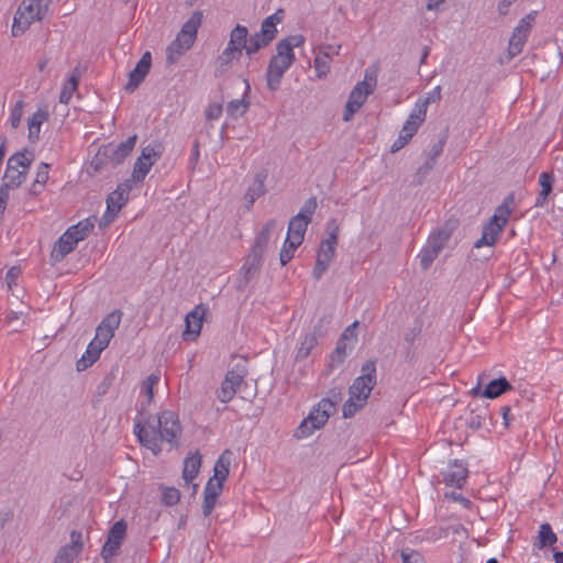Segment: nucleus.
Instances as JSON below:
<instances>
[{
	"instance_id": "f257e3e1",
	"label": "nucleus",
	"mask_w": 563,
	"mask_h": 563,
	"mask_svg": "<svg viewBox=\"0 0 563 563\" xmlns=\"http://www.w3.org/2000/svg\"><path fill=\"white\" fill-rule=\"evenodd\" d=\"M134 433L143 446L157 455L162 451L159 441H166L174 448L178 446L181 427L177 415L166 410L159 413L156 419H148L145 424L136 420Z\"/></svg>"
},
{
	"instance_id": "f03ea898",
	"label": "nucleus",
	"mask_w": 563,
	"mask_h": 563,
	"mask_svg": "<svg viewBox=\"0 0 563 563\" xmlns=\"http://www.w3.org/2000/svg\"><path fill=\"white\" fill-rule=\"evenodd\" d=\"M303 43L305 36L301 34L287 36L277 43L276 54L271 58L266 71L267 87L271 91L279 88L284 74L295 62L294 48Z\"/></svg>"
},
{
	"instance_id": "7ed1b4c3",
	"label": "nucleus",
	"mask_w": 563,
	"mask_h": 563,
	"mask_svg": "<svg viewBox=\"0 0 563 563\" xmlns=\"http://www.w3.org/2000/svg\"><path fill=\"white\" fill-rule=\"evenodd\" d=\"M361 376L350 386V397L343 406V417L351 418L367 402L371 391L376 385V362L367 361L361 368Z\"/></svg>"
},
{
	"instance_id": "20e7f679",
	"label": "nucleus",
	"mask_w": 563,
	"mask_h": 563,
	"mask_svg": "<svg viewBox=\"0 0 563 563\" xmlns=\"http://www.w3.org/2000/svg\"><path fill=\"white\" fill-rule=\"evenodd\" d=\"M49 0H22L13 19L12 35H22L34 22H41L48 12Z\"/></svg>"
},
{
	"instance_id": "39448f33",
	"label": "nucleus",
	"mask_w": 563,
	"mask_h": 563,
	"mask_svg": "<svg viewBox=\"0 0 563 563\" xmlns=\"http://www.w3.org/2000/svg\"><path fill=\"white\" fill-rule=\"evenodd\" d=\"M512 205L514 196L509 195L505 198L504 202L496 208L489 221L485 223L482 238L474 243V247L479 249L484 245L493 246L497 242L512 212Z\"/></svg>"
},
{
	"instance_id": "423d86ee",
	"label": "nucleus",
	"mask_w": 563,
	"mask_h": 563,
	"mask_svg": "<svg viewBox=\"0 0 563 563\" xmlns=\"http://www.w3.org/2000/svg\"><path fill=\"white\" fill-rule=\"evenodd\" d=\"M136 140L137 135L133 134L117 146L108 144L101 147L92 158L90 166L95 172H99L108 166L117 167L131 154L136 144Z\"/></svg>"
},
{
	"instance_id": "0eeeda50",
	"label": "nucleus",
	"mask_w": 563,
	"mask_h": 563,
	"mask_svg": "<svg viewBox=\"0 0 563 563\" xmlns=\"http://www.w3.org/2000/svg\"><path fill=\"white\" fill-rule=\"evenodd\" d=\"M334 412L335 401L329 398L321 399L318 405L310 411L309 416L303 419L298 427V437H308L314 430L322 428Z\"/></svg>"
},
{
	"instance_id": "6e6552de",
	"label": "nucleus",
	"mask_w": 563,
	"mask_h": 563,
	"mask_svg": "<svg viewBox=\"0 0 563 563\" xmlns=\"http://www.w3.org/2000/svg\"><path fill=\"white\" fill-rule=\"evenodd\" d=\"M376 85V76H369L368 70L365 73V79L358 81L355 87L350 92L349 99L346 101L343 121L349 122L353 115L361 109V107L365 103L367 97L373 93L374 87Z\"/></svg>"
},
{
	"instance_id": "1a4fd4ad",
	"label": "nucleus",
	"mask_w": 563,
	"mask_h": 563,
	"mask_svg": "<svg viewBox=\"0 0 563 563\" xmlns=\"http://www.w3.org/2000/svg\"><path fill=\"white\" fill-rule=\"evenodd\" d=\"M162 154L163 146L159 143L143 147L133 167V178L142 184L152 166L161 158Z\"/></svg>"
},
{
	"instance_id": "9d476101",
	"label": "nucleus",
	"mask_w": 563,
	"mask_h": 563,
	"mask_svg": "<svg viewBox=\"0 0 563 563\" xmlns=\"http://www.w3.org/2000/svg\"><path fill=\"white\" fill-rule=\"evenodd\" d=\"M246 375L247 369L245 362L234 365L230 371H228L221 384L220 390L218 391V398L222 402L230 401L236 394Z\"/></svg>"
},
{
	"instance_id": "9b49d317",
	"label": "nucleus",
	"mask_w": 563,
	"mask_h": 563,
	"mask_svg": "<svg viewBox=\"0 0 563 563\" xmlns=\"http://www.w3.org/2000/svg\"><path fill=\"white\" fill-rule=\"evenodd\" d=\"M126 534V523L124 520H119L110 528L101 549V556L104 563H111L112 559L119 554L120 548Z\"/></svg>"
},
{
	"instance_id": "f8f14e48",
	"label": "nucleus",
	"mask_w": 563,
	"mask_h": 563,
	"mask_svg": "<svg viewBox=\"0 0 563 563\" xmlns=\"http://www.w3.org/2000/svg\"><path fill=\"white\" fill-rule=\"evenodd\" d=\"M533 20L534 18L532 13H530L522 18L515 27L508 45V54L510 58L522 52L527 37L531 31Z\"/></svg>"
},
{
	"instance_id": "ddd939ff",
	"label": "nucleus",
	"mask_w": 563,
	"mask_h": 563,
	"mask_svg": "<svg viewBox=\"0 0 563 563\" xmlns=\"http://www.w3.org/2000/svg\"><path fill=\"white\" fill-rule=\"evenodd\" d=\"M121 310H114L108 313L97 327L93 340L107 349L111 339L114 336L115 330L121 323Z\"/></svg>"
},
{
	"instance_id": "4468645a",
	"label": "nucleus",
	"mask_w": 563,
	"mask_h": 563,
	"mask_svg": "<svg viewBox=\"0 0 563 563\" xmlns=\"http://www.w3.org/2000/svg\"><path fill=\"white\" fill-rule=\"evenodd\" d=\"M263 257L250 252L244 260V264L239 272L236 279V289L239 291L244 290L250 282L258 274L262 267Z\"/></svg>"
},
{
	"instance_id": "2eb2a0df",
	"label": "nucleus",
	"mask_w": 563,
	"mask_h": 563,
	"mask_svg": "<svg viewBox=\"0 0 563 563\" xmlns=\"http://www.w3.org/2000/svg\"><path fill=\"white\" fill-rule=\"evenodd\" d=\"M335 247L336 244L324 240L321 241L317 253L316 265L312 271V276L316 280H319L329 268L335 255Z\"/></svg>"
},
{
	"instance_id": "dca6fc26",
	"label": "nucleus",
	"mask_w": 563,
	"mask_h": 563,
	"mask_svg": "<svg viewBox=\"0 0 563 563\" xmlns=\"http://www.w3.org/2000/svg\"><path fill=\"white\" fill-rule=\"evenodd\" d=\"M152 65V55L150 52H145L141 59L137 62L136 66L132 71L129 73V81L125 85V90L129 92H133L145 79L146 75L150 73Z\"/></svg>"
},
{
	"instance_id": "f3484780",
	"label": "nucleus",
	"mask_w": 563,
	"mask_h": 563,
	"mask_svg": "<svg viewBox=\"0 0 563 563\" xmlns=\"http://www.w3.org/2000/svg\"><path fill=\"white\" fill-rule=\"evenodd\" d=\"M205 312L203 306L199 305L187 313L185 318L186 329L183 333L184 340H195L200 334Z\"/></svg>"
},
{
	"instance_id": "a211bd4d",
	"label": "nucleus",
	"mask_w": 563,
	"mask_h": 563,
	"mask_svg": "<svg viewBox=\"0 0 563 563\" xmlns=\"http://www.w3.org/2000/svg\"><path fill=\"white\" fill-rule=\"evenodd\" d=\"M71 543L63 547L53 563H71L75 558L81 552L84 544L81 541V533L78 531H71L70 533Z\"/></svg>"
},
{
	"instance_id": "6ab92c4d",
	"label": "nucleus",
	"mask_w": 563,
	"mask_h": 563,
	"mask_svg": "<svg viewBox=\"0 0 563 563\" xmlns=\"http://www.w3.org/2000/svg\"><path fill=\"white\" fill-rule=\"evenodd\" d=\"M195 41L196 40L189 35L181 36V32H179L167 47V63L169 65L175 64L178 58L194 45Z\"/></svg>"
},
{
	"instance_id": "aec40b11",
	"label": "nucleus",
	"mask_w": 563,
	"mask_h": 563,
	"mask_svg": "<svg viewBox=\"0 0 563 563\" xmlns=\"http://www.w3.org/2000/svg\"><path fill=\"white\" fill-rule=\"evenodd\" d=\"M308 225L307 220L292 217L288 224L286 244H289V247L296 250L302 243Z\"/></svg>"
},
{
	"instance_id": "412c9836",
	"label": "nucleus",
	"mask_w": 563,
	"mask_h": 563,
	"mask_svg": "<svg viewBox=\"0 0 563 563\" xmlns=\"http://www.w3.org/2000/svg\"><path fill=\"white\" fill-rule=\"evenodd\" d=\"M77 243L78 241L71 236V232L66 230V232L62 234V236L54 244L51 253L52 260L55 262H60L75 250Z\"/></svg>"
},
{
	"instance_id": "4be33fe9",
	"label": "nucleus",
	"mask_w": 563,
	"mask_h": 563,
	"mask_svg": "<svg viewBox=\"0 0 563 563\" xmlns=\"http://www.w3.org/2000/svg\"><path fill=\"white\" fill-rule=\"evenodd\" d=\"M467 474L468 471L466 466L462 462L454 460L450 466V470L443 472V482L446 485L462 488L466 481Z\"/></svg>"
},
{
	"instance_id": "5701e85b",
	"label": "nucleus",
	"mask_w": 563,
	"mask_h": 563,
	"mask_svg": "<svg viewBox=\"0 0 563 563\" xmlns=\"http://www.w3.org/2000/svg\"><path fill=\"white\" fill-rule=\"evenodd\" d=\"M277 221L275 219H271L266 222V224L263 227V229L258 232V234L255 238L254 244L252 246L251 252L255 253L263 257L269 240L272 232L276 229Z\"/></svg>"
},
{
	"instance_id": "b1692460",
	"label": "nucleus",
	"mask_w": 563,
	"mask_h": 563,
	"mask_svg": "<svg viewBox=\"0 0 563 563\" xmlns=\"http://www.w3.org/2000/svg\"><path fill=\"white\" fill-rule=\"evenodd\" d=\"M231 465V451L229 449L224 450L222 454L217 460L213 467V476L210 478L214 484H221V488H223V483L229 476Z\"/></svg>"
},
{
	"instance_id": "393cba45",
	"label": "nucleus",
	"mask_w": 563,
	"mask_h": 563,
	"mask_svg": "<svg viewBox=\"0 0 563 563\" xmlns=\"http://www.w3.org/2000/svg\"><path fill=\"white\" fill-rule=\"evenodd\" d=\"M106 347L99 344L96 340H92L82 356L77 361L76 368L78 372L86 371L90 367L99 357L101 352Z\"/></svg>"
},
{
	"instance_id": "a878e982",
	"label": "nucleus",
	"mask_w": 563,
	"mask_h": 563,
	"mask_svg": "<svg viewBox=\"0 0 563 563\" xmlns=\"http://www.w3.org/2000/svg\"><path fill=\"white\" fill-rule=\"evenodd\" d=\"M424 112L422 113L421 110H417L415 108L413 111L409 114L399 133L401 134V139H404L405 141H410L412 136L417 133L419 126L424 122Z\"/></svg>"
},
{
	"instance_id": "bb28decb",
	"label": "nucleus",
	"mask_w": 563,
	"mask_h": 563,
	"mask_svg": "<svg viewBox=\"0 0 563 563\" xmlns=\"http://www.w3.org/2000/svg\"><path fill=\"white\" fill-rule=\"evenodd\" d=\"M222 492L221 484H214L212 479H209L203 492V504H202V512L206 517H208L217 503L218 497Z\"/></svg>"
},
{
	"instance_id": "cd10ccee",
	"label": "nucleus",
	"mask_w": 563,
	"mask_h": 563,
	"mask_svg": "<svg viewBox=\"0 0 563 563\" xmlns=\"http://www.w3.org/2000/svg\"><path fill=\"white\" fill-rule=\"evenodd\" d=\"M49 118V114L44 109H38L36 112L32 114V117L27 120L29 125V141L35 143L40 139L41 125L46 122Z\"/></svg>"
},
{
	"instance_id": "c85d7f7f",
	"label": "nucleus",
	"mask_w": 563,
	"mask_h": 563,
	"mask_svg": "<svg viewBox=\"0 0 563 563\" xmlns=\"http://www.w3.org/2000/svg\"><path fill=\"white\" fill-rule=\"evenodd\" d=\"M512 389L514 387L505 377H499L493 379L486 386V388L482 393V396L488 399H494Z\"/></svg>"
},
{
	"instance_id": "c756f323",
	"label": "nucleus",
	"mask_w": 563,
	"mask_h": 563,
	"mask_svg": "<svg viewBox=\"0 0 563 563\" xmlns=\"http://www.w3.org/2000/svg\"><path fill=\"white\" fill-rule=\"evenodd\" d=\"M453 230V224L450 222L445 223L443 228L431 233L428 239V244L441 252L446 242L450 240Z\"/></svg>"
},
{
	"instance_id": "7c9ffc66",
	"label": "nucleus",
	"mask_w": 563,
	"mask_h": 563,
	"mask_svg": "<svg viewBox=\"0 0 563 563\" xmlns=\"http://www.w3.org/2000/svg\"><path fill=\"white\" fill-rule=\"evenodd\" d=\"M201 466V455L199 452L187 456L184 461L183 478L189 484L199 473Z\"/></svg>"
},
{
	"instance_id": "2f4dec72",
	"label": "nucleus",
	"mask_w": 563,
	"mask_h": 563,
	"mask_svg": "<svg viewBox=\"0 0 563 563\" xmlns=\"http://www.w3.org/2000/svg\"><path fill=\"white\" fill-rule=\"evenodd\" d=\"M318 329H319V327L316 325L314 331L312 333H308L302 338V340L300 342V346L297 352V356H296L297 360H302V358L308 357L310 355L312 349L317 346V344H318L317 335L321 334V331Z\"/></svg>"
},
{
	"instance_id": "473e14b6",
	"label": "nucleus",
	"mask_w": 563,
	"mask_h": 563,
	"mask_svg": "<svg viewBox=\"0 0 563 563\" xmlns=\"http://www.w3.org/2000/svg\"><path fill=\"white\" fill-rule=\"evenodd\" d=\"M80 79V71L76 67L71 71L69 79L64 84L63 89L59 95V102L67 104L73 97V93L77 90L78 84Z\"/></svg>"
},
{
	"instance_id": "72a5a7b5",
	"label": "nucleus",
	"mask_w": 563,
	"mask_h": 563,
	"mask_svg": "<svg viewBox=\"0 0 563 563\" xmlns=\"http://www.w3.org/2000/svg\"><path fill=\"white\" fill-rule=\"evenodd\" d=\"M553 183H554L553 174H550L547 172H543L540 174L539 185L541 187V191L539 194V197L537 198L536 206H543L548 196L552 191Z\"/></svg>"
},
{
	"instance_id": "f704fd0d",
	"label": "nucleus",
	"mask_w": 563,
	"mask_h": 563,
	"mask_svg": "<svg viewBox=\"0 0 563 563\" xmlns=\"http://www.w3.org/2000/svg\"><path fill=\"white\" fill-rule=\"evenodd\" d=\"M93 227V221L88 218L79 221L75 225L69 227L67 230L71 232V236H74L78 242H80L90 234Z\"/></svg>"
},
{
	"instance_id": "c9c22d12",
	"label": "nucleus",
	"mask_w": 563,
	"mask_h": 563,
	"mask_svg": "<svg viewBox=\"0 0 563 563\" xmlns=\"http://www.w3.org/2000/svg\"><path fill=\"white\" fill-rule=\"evenodd\" d=\"M489 418V413L486 407L471 408L467 424L472 429H481L485 421Z\"/></svg>"
},
{
	"instance_id": "e433bc0d",
	"label": "nucleus",
	"mask_w": 563,
	"mask_h": 563,
	"mask_svg": "<svg viewBox=\"0 0 563 563\" xmlns=\"http://www.w3.org/2000/svg\"><path fill=\"white\" fill-rule=\"evenodd\" d=\"M265 184H264V179L260 176V175H256L253 184L249 187L246 194H245V198L247 199V209H250L254 201L260 198L261 196H263L265 194Z\"/></svg>"
},
{
	"instance_id": "4c0bfd02",
	"label": "nucleus",
	"mask_w": 563,
	"mask_h": 563,
	"mask_svg": "<svg viewBox=\"0 0 563 563\" xmlns=\"http://www.w3.org/2000/svg\"><path fill=\"white\" fill-rule=\"evenodd\" d=\"M330 52H319L313 60V67L319 78L325 77L330 71Z\"/></svg>"
},
{
	"instance_id": "58836bf2",
	"label": "nucleus",
	"mask_w": 563,
	"mask_h": 563,
	"mask_svg": "<svg viewBox=\"0 0 563 563\" xmlns=\"http://www.w3.org/2000/svg\"><path fill=\"white\" fill-rule=\"evenodd\" d=\"M247 34H249L247 27L238 24L231 31L229 44L232 45V47L235 46L236 48L242 51L246 46Z\"/></svg>"
},
{
	"instance_id": "ea45409f",
	"label": "nucleus",
	"mask_w": 563,
	"mask_h": 563,
	"mask_svg": "<svg viewBox=\"0 0 563 563\" xmlns=\"http://www.w3.org/2000/svg\"><path fill=\"white\" fill-rule=\"evenodd\" d=\"M538 540L539 541H538V543H536V545L539 549H542L545 547L553 545L556 542L558 538L549 523H542L540 526Z\"/></svg>"
},
{
	"instance_id": "a19ab883",
	"label": "nucleus",
	"mask_w": 563,
	"mask_h": 563,
	"mask_svg": "<svg viewBox=\"0 0 563 563\" xmlns=\"http://www.w3.org/2000/svg\"><path fill=\"white\" fill-rule=\"evenodd\" d=\"M202 22V12L196 11L189 18V20L183 25L180 32L181 36L189 35L196 40L197 31Z\"/></svg>"
},
{
	"instance_id": "79ce46f5",
	"label": "nucleus",
	"mask_w": 563,
	"mask_h": 563,
	"mask_svg": "<svg viewBox=\"0 0 563 563\" xmlns=\"http://www.w3.org/2000/svg\"><path fill=\"white\" fill-rule=\"evenodd\" d=\"M26 174L25 170L19 169H9L7 167L4 174V183L2 185H8L9 188H19L25 180Z\"/></svg>"
},
{
	"instance_id": "37998d69",
	"label": "nucleus",
	"mask_w": 563,
	"mask_h": 563,
	"mask_svg": "<svg viewBox=\"0 0 563 563\" xmlns=\"http://www.w3.org/2000/svg\"><path fill=\"white\" fill-rule=\"evenodd\" d=\"M31 163L32 159L26 156L25 152H18L9 158L7 167H9L10 170L22 167V170H25L26 174Z\"/></svg>"
},
{
	"instance_id": "c03bdc74",
	"label": "nucleus",
	"mask_w": 563,
	"mask_h": 563,
	"mask_svg": "<svg viewBox=\"0 0 563 563\" xmlns=\"http://www.w3.org/2000/svg\"><path fill=\"white\" fill-rule=\"evenodd\" d=\"M249 107L250 102L244 98L231 100L227 104V113L232 118H238L243 115L247 111Z\"/></svg>"
},
{
	"instance_id": "a18cd8bd",
	"label": "nucleus",
	"mask_w": 563,
	"mask_h": 563,
	"mask_svg": "<svg viewBox=\"0 0 563 563\" xmlns=\"http://www.w3.org/2000/svg\"><path fill=\"white\" fill-rule=\"evenodd\" d=\"M271 41L263 36V34L255 33L252 35L246 43L245 51L247 55L256 53L260 48L268 45Z\"/></svg>"
},
{
	"instance_id": "49530a36",
	"label": "nucleus",
	"mask_w": 563,
	"mask_h": 563,
	"mask_svg": "<svg viewBox=\"0 0 563 563\" xmlns=\"http://www.w3.org/2000/svg\"><path fill=\"white\" fill-rule=\"evenodd\" d=\"M161 376L158 373H152L142 380L141 391L147 396V402H151L154 397L153 388L158 384Z\"/></svg>"
},
{
	"instance_id": "de8ad7c7",
	"label": "nucleus",
	"mask_w": 563,
	"mask_h": 563,
	"mask_svg": "<svg viewBox=\"0 0 563 563\" xmlns=\"http://www.w3.org/2000/svg\"><path fill=\"white\" fill-rule=\"evenodd\" d=\"M242 55V51L236 48L235 46L228 44V47L221 53L218 57V63L220 67L229 66L233 59L239 58Z\"/></svg>"
},
{
	"instance_id": "09e8293b",
	"label": "nucleus",
	"mask_w": 563,
	"mask_h": 563,
	"mask_svg": "<svg viewBox=\"0 0 563 563\" xmlns=\"http://www.w3.org/2000/svg\"><path fill=\"white\" fill-rule=\"evenodd\" d=\"M441 100V87L437 86L432 91L428 93V97L424 99H419L416 103V109L421 110L424 115H427V108L431 102H438Z\"/></svg>"
},
{
	"instance_id": "8fccbe9b",
	"label": "nucleus",
	"mask_w": 563,
	"mask_h": 563,
	"mask_svg": "<svg viewBox=\"0 0 563 563\" xmlns=\"http://www.w3.org/2000/svg\"><path fill=\"white\" fill-rule=\"evenodd\" d=\"M439 254L440 251H438L437 249L432 247L427 243L426 247L421 251L420 254V265L422 269L427 271Z\"/></svg>"
},
{
	"instance_id": "3c124183",
	"label": "nucleus",
	"mask_w": 563,
	"mask_h": 563,
	"mask_svg": "<svg viewBox=\"0 0 563 563\" xmlns=\"http://www.w3.org/2000/svg\"><path fill=\"white\" fill-rule=\"evenodd\" d=\"M162 503L165 506H174L180 500V492L175 487L161 486Z\"/></svg>"
},
{
	"instance_id": "603ef678",
	"label": "nucleus",
	"mask_w": 563,
	"mask_h": 563,
	"mask_svg": "<svg viewBox=\"0 0 563 563\" xmlns=\"http://www.w3.org/2000/svg\"><path fill=\"white\" fill-rule=\"evenodd\" d=\"M317 199L316 197H310L302 206L300 211L295 216L300 220H307L308 223L311 222L312 216L317 209Z\"/></svg>"
},
{
	"instance_id": "864d4df0",
	"label": "nucleus",
	"mask_w": 563,
	"mask_h": 563,
	"mask_svg": "<svg viewBox=\"0 0 563 563\" xmlns=\"http://www.w3.org/2000/svg\"><path fill=\"white\" fill-rule=\"evenodd\" d=\"M23 108L24 101L20 99L14 103V106L11 109L9 121L13 129H16L21 123L23 117Z\"/></svg>"
},
{
	"instance_id": "5fc2aeb1",
	"label": "nucleus",
	"mask_w": 563,
	"mask_h": 563,
	"mask_svg": "<svg viewBox=\"0 0 563 563\" xmlns=\"http://www.w3.org/2000/svg\"><path fill=\"white\" fill-rule=\"evenodd\" d=\"M434 166H435V163L426 158L424 163L420 167L417 168V170L413 175L415 185H421L423 183L426 176L433 169Z\"/></svg>"
},
{
	"instance_id": "6e6d98bb",
	"label": "nucleus",
	"mask_w": 563,
	"mask_h": 563,
	"mask_svg": "<svg viewBox=\"0 0 563 563\" xmlns=\"http://www.w3.org/2000/svg\"><path fill=\"white\" fill-rule=\"evenodd\" d=\"M48 169H49V165L46 163H42L38 166L36 177H35L34 184H33V189H32L33 192H35V194L37 192V189H36L37 186L43 187L47 183Z\"/></svg>"
},
{
	"instance_id": "4d7b16f0",
	"label": "nucleus",
	"mask_w": 563,
	"mask_h": 563,
	"mask_svg": "<svg viewBox=\"0 0 563 563\" xmlns=\"http://www.w3.org/2000/svg\"><path fill=\"white\" fill-rule=\"evenodd\" d=\"M128 198L122 194H119L117 190L112 191L107 198V206L115 209V211H120L121 208L128 202Z\"/></svg>"
},
{
	"instance_id": "13d9d810",
	"label": "nucleus",
	"mask_w": 563,
	"mask_h": 563,
	"mask_svg": "<svg viewBox=\"0 0 563 563\" xmlns=\"http://www.w3.org/2000/svg\"><path fill=\"white\" fill-rule=\"evenodd\" d=\"M258 33L263 34L264 37H266L268 41L272 42L275 38L276 33H277L276 24L273 21V19L267 16L262 22L261 32H258Z\"/></svg>"
},
{
	"instance_id": "bf43d9fd",
	"label": "nucleus",
	"mask_w": 563,
	"mask_h": 563,
	"mask_svg": "<svg viewBox=\"0 0 563 563\" xmlns=\"http://www.w3.org/2000/svg\"><path fill=\"white\" fill-rule=\"evenodd\" d=\"M347 349H352V346H349L345 340L339 339L336 347L332 354L333 361L342 363L347 355Z\"/></svg>"
},
{
	"instance_id": "052dcab7",
	"label": "nucleus",
	"mask_w": 563,
	"mask_h": 563,
	"mask_svg": "<svg viewBox=\"0 0 563 563\" xmlns=\"http://www.w3.org/2000/svg\"><path fill=\"white\" fill-rule=\"evenodd\" d=\"M339 231H340V229H339L336 221L334 219H331L327 223L328 238L324 239V241L331 242L332 244H338Z\"/></svg>"
},
{
	"instance_id": "680f3d73",
	"label": "nucleus",
	"mask_w": 563,
	"mask_h": 563,
	"mask_svg": "<svg viewBox=\"0 0 563 563\" xmlns=\"http://www.w3.org/2000/svg\"><path fill=\"white\" fill-rule=\"evenodd\" d=\"M402 563H424L422 555L415 550L401 551Z\"/></svg>"
},
{
	"instance_id": "e2e57ef3",
	"label": "nucleus",
	"mask_w": 563,
	"mask_h": 563,
	"mask_svg": "<svg viewBox=\"0 0 563 563\" xmlns=\"http://www.w3.org/2000/svg\"><path fill=\"white\" fill-rule=\"evenodd\" d=\"M445 144V137H442L435 144H433L430 152L427 154L426 158L430 159L431 162L437 164L438 157L442 154L443 147Z\"/></svg>"
},
{
	"instance_id": "0e129e2a",
	"label": "nucleus",
	"mask_w": 563,
	"mask_h": 563,
	"mask_svg": "<svg viewBox=\"0 0 563 563\" xmlns=\"http://www.w3.org/2000/svg\"><path fill=\"white\" fill-rule=\"evenodd\" d=\"M22 271L20 266H12L9 268L5 275V283L9 289L15 285L16 279L20 277Z\"/></svg>"
},
{
	"instance_id": "69168bd1",
	"label": "nucleus",
	"mask_w": 563,
	"mask_h": 563,
	"mask_svg": "<svg viewBox=\"0 0 563 563\" xmlns=\"http://www.w3.org/2000/svg\"><path fill=\"white\" fill-rule=\"evenodd\" d=\"M134 184H140V181H136L132 175L131 178L119 184L115 190L129 199V194L133 189Z\"/></svg>"
},
{
	"instance_id": "338daca9",
	"label": "nucleus",
	"mask_w": 563,
	"mask_h": 563,
	"mask_svg": "<svg viewBox=\"0 0 563 563\" xmlns=\"http://www.w3.org/2000/svg\"><path fill=\"white\" fill-rule=\"evenodd\" d=\"M134 184H140V181H136L132 175L131 178L119 184L115 190L129 199V194L133 189Z\"/></svg>"
},
{
	"instance_id": "774afa93",
	"label": "nucleus",
	"mask_w": 563,
	"mask_h": 563,
	"mask_svg": "<svg viewBox=\"0 0 563 563\" xmlns=\"http://www.w3.org/2000/svg\"><path fill=\"white\" fill-rule=\"evenodd\" d=\"M223 111L222 104L212 103L206 110V119L207 120H217Z\"/></svg>"
}]
</instances>
